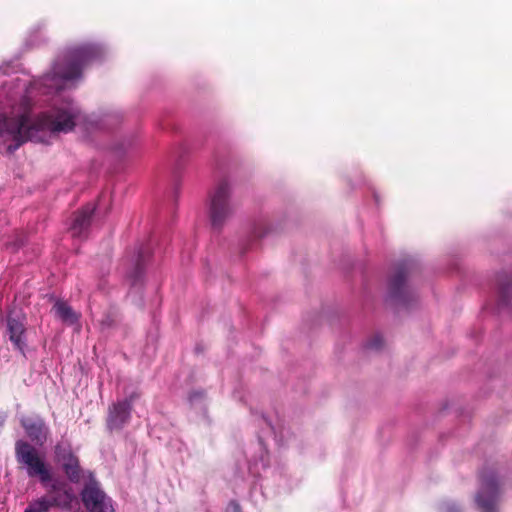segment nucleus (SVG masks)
I'll use <instances>...</instances> for the list:
<instances>
[{
    "instance_id": "obj_1",
    "label": "nucleus",
    "mask_w": 512,
    "mask_h": 512,
    "mask_svg": "<svg viewBox=\"0 0 512 512\" xmlns=\"http://www.w3.org/2000/svg\"><path fill=\"white\" fill-rule=\"evenodd\" d=\"M102 48L87 44L67 51L57 59L51 73L29 86L17 80L0 91V150L13 152L24 142H47V136L70 132L81 119L79 107L70 99L55 97L47 111L32 116L36 92L50 93L70 87L82 68L97 59Z\"/></svg>"
},
{
    "instance_id": "obj_2",
    "label": "nucleus",
    "mask_w": 512,
    "mask_h": 512,
    "mask_svg": "<svg viewBox=\"0 0 512 512\" xmlns=\"http://www.w3.org/2000/svg\"><path fill=\"white\" fill-rule=\"evenodd\" d=\"M16 459L26 467L29 477H38L47 488L49 500L53 507L70 508L75 500L72 488L63 480L53 478L50 467L39 455L35 447L23 440L15 444Z\"/></svg>"
},
{
    "instance_id": "obj_3",
    "label": "nucleus",
    "mask_w": 512,
    "mask_h": 512,
    "mask_svg": "<svg viewBox=\"0 0 512 512\" xmlns=\"http://www.w3.org/2000/svg\"><path fill=\"white\" fill-rule=\"evenodd\" d=\"M233 189L228 180H221L210 190L207 200L209 221L214 229H221L235 212Z\"/></svg>"
},
{
    "instance_id": "obj_4",
    "label": "nucleus",
    "mask_w": 512,
    "mask_h": 512,
    "mask_svg": "<svg viewBox=\"0 0 512 512\" xmlns=\"http://www.w3.org/2000/svg\"><path fill=\"white\" fill-rule=\"evenodd\" d=\"M89 481L81 492V499L88 512H114L113 501L100 488L91 472H88Z\"/></svg>"
},
{
    "instance_id": "obj_5",
    "label": "nucleus",
    "mask_w": 512,
    "mask_h": 512,
    "mask_svg": "<svg viewBox=\"0 0 512 512\" xmlns=\"http://www.w3.org/2000/svg\"><path fill=\"white\" fill-rule=\"evenodd\" d=\"M55 460L72 483H79L85 477L77 455L69 444L59 443L55 446Z\"/></svg>"
},
{
    "instance_id": "obj_6",
    "label": "nucleus",
    "mask_w": 512,
    "mask_h": 512,
    "mask_svg": "<svg viewBox=\"0 0 512 512\" xmlns=\"http://www.w3.org/2000/svg\"><path fill=\"white\" fill-rule=\"evenodd\" d=\"M500 491L497 480L494 477L486 479L476 496V502L481 512H498Z\"/></svg>"
},
{
    "instance_id": "obj_7",
    "label": "nucleus",
    "mask_w": 512,
    "mask_h": 512,
    "mask_svg": "<svg viewBox=\"0 0 512 512\" xmlns=\"http://www.w3.org/2000/svg\"><path fill=\"white\" fill-rule=\"evenodd\" d=\"M20 423L28 437L38 445H43L49 435V428L44 420L38 416H23Z\"/></svg>"
},
{
    "instance_id": "obj_8",
    "label": "nucleus",
    "mask_w": 512,
    "mask_h": 512,
    "mask_svg": "<svg viewBox=\"0 0 512 512\" xmlns=\"http://www.w3.org/2000/svg\"><path fill=\"white\" fill-rule=\"evenodd\" d=\"M25 317L16 312H11L7 317V331L15 348L23 352L26 347Z\"/></svg>"
},
{
    "instance_id": "obj_9",
    "label": "nucleus",
    "mask_w": 512,
    "mask_h": 512,
    "mask_svg": "<svg viewBox=\"0 0 512 512\" xmlns=\"http://www.w3.org/2000/svg\"><path fill=\"white\" fill-rule=\"evenodd\" d=\"M134 395L129 399L113 404L109 409L108 425L111 429L122 427L130 417L131 403Z\"/></svg>"
},
{
    "instance_id": "obj_10",
    "label": "nucleus",
    "mask_w": 512,
    "mask_h": 512,
    "mask_svg": "<svg viewBox=\"0 0 512 512\" xmlns=\"http://www.w3.org/2000/svg\"><path fill=\"white\" fill-rule=\"evenodd\" d=\"M94 211L95 206L93 204H88L75 215L73 223L70 227V231L73 237L84 238L87 236L88 228L90 226Z\"/></svg>"
},
{
    "instance_id": "obj_11",
    "label": "nucleus",
    "mask_w": 512,
    "mask_h": 512,
    "mask_svg": "<svg viewBox=\"0 0 512 512\" xmlns=\"http://www.w3.org/2000/svg\"><path fill=\"white\" fill-rule=\"evenodd\" d=\"M408 294L409 289L406 284L405 275L403 273H397L389 281V296L399 303L404 304Z\"/></svg>"
},
{
    "instance_id": "obj_12",
    "label": "nucleus",
    "mask_w": 512,
    "mask_h": 512,
    "mask_svg": "<svg viewBox=\"0 0 512 512\" xmlns=\"http://www.w3.org/2000/svg\"><path fill=\"white\" fill-rule=\"evenodd\" d=\"M53 309L56 316L67 324H74L78 320V315L65 302L57 301Z\"/></svg>"
},
{
    "instance_id": "obj_13",
    "label": "nucleus",
    "mask_w": 512,
    "mask_h": 512,
    "mask_svg": "<svg viewBox=\"0 0 512 512\" xmlns=\"http://www.w3.org/2000/svg\"><path fill=\"white\" fill-rule=\"evenodd\" d=\"M52 507L49 497L43 496L30 502L24 512H48Z\"/></svg>"
},
{
    "instance_id": "obj_14",
    "label": "nucleus",
    "mask_w": 512,
    "mask_h": 512,
    "mask_svg": "<svg viewBox=\"0 0 512 512\" xmlns=\"http://www.w3.org/2000/svg\"><path fill=\"white\" fill-rule=\"evenodd\" d=\"M382 345V337L375 336L368 343L367 346L369 349H379Z\"/></svg>"
},
{
    "instance_id": "obj_15",
    "label": "nucleus",
    "mask_w": 512,
    "mask_h": 512,
    "mask_svg": "<svg viewBox=\"0 0 512 512\" xmlns=\"http://www.w3.org/2000/svg\"><path fill=\"white\" fill-rule=\"evenodd\" d=\"M499 285H500L502 300L507 302V304H510V302H511V300L509 299L510 291H509L508 287H506V285L500 284V283H499Z\"/></svg>"
},
{
    "instance_id": "obj_16",
    "label": "nucleus",
    "mask_w": 512,
    "mask_h": 512,
    "mask_svg": "<svg viewBox=\"0 0 512 512\" xmlns=\"http://www.w3.org/2000/svg\"><path fill=\"white\" fill-rule=\"evenodd\" d=\"M226 512H240V507L237 503L231 502L228 505Z\"/></svg>"
},
{
    "instance_id": "obj_17",
    "label": "nucleus",
    "mask_w": 512,
    "mask_h": 512,
    "mask_svg": "<svg viewBox=\"0 0 512 512\" xmlns=\"http://www.w3.org/2000/svg\"><path fill=\"white\" fill-rule=\"evenodd\" d=\"M460 510L456 507V505H452L451 508H449V512H459Z\"/></svg>"
},
{
    "instance_id": "obj_18",
    "label": "nucleus",
    "mask_w": 512,
    "mask_h": 512,
    "mask_svg": "<svg viewBox=\"0 0 512 512\" xmlns=\"http://www.w3.org/2000/svg\"><path fill=\"white\" fill-rule=\"evenodd\" d=\"M510 284H511V281L509 279H507L506 285L509 286Z\"/></svg>"
},
{
    "instance_id": "obj_19",
    "label": "nucleus",
    "mask_w": 512,
    "mask_h": 512,
    "mask_svg": "<svg viewBox=\"0 0 512 512\" xmlns=\"http://www.w3.org/2000/svg\"><path fill=\"white\" fill-rule=\"evenodd\" d=\"M2 424H3V420H2V421H0V425H2Z\"/></svg>"
},
{
    "instance_id": "obj_20",
    "label": "nucleus",
    "mask_w": 512,
    "mask_h": 512,
    "mask_svg": "<svg viewBox=\"0 0 512 512\" xmlns=\"http://www.w3.org/2000/svg\"><path fill=\"white\" fill-rule=\"evenodd\" d=\"M2 424H3V420H2V421H0V425H2Z\"/></svg>"
},
{
    "instance_id": "obj_21",
    "label": "nucleus",
    "mask_w": 512,
    "mask_h": 512,
    "mask_svg": "<svg viewBox=\"0 0 512 512\" xmlns=\"http://www.w3.org/2000/svg\"><path fill=\"white\" fill-rule=\"evenodd\" d=\"M2 424H3V420H2V421H0V425H2Z\"/></svg>"
}]
</instances>
